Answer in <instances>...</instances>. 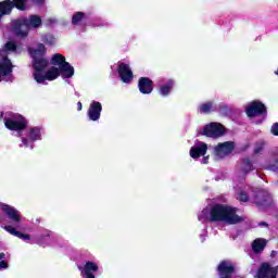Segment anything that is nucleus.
Returning a JSON list of instances; mask_svg holds the SVG:
<instances>
[{
  "label": "nucleus",
  "instance_id": "38",
  "mask_svg": "<svg viewBox=\"0 0 278 278\" xmlns=\"http://www.w3.org/2000/svg\"><path fill=\"white\" fill-rule=\"evenodd\" d=\"M277 256V251H271V253H270V257H276Z\"/></svg>",
  "mask_w": 278,
  "mask_h": 278
},
{
  "label": "nucleus",
  "instance_id": "7",
  "mask_svg": "<svg viewBox=\"0 0 278 278\" xmlns=\"http://www.w3.org/2000/svg\"><path fill=\"white\" fill-rule=\"evenodd\" d=\"M245 114L249 118H255L256 116H266L268 114V109H266V104H264L260 100H253L245 108Z\"/></svg>",
  "mask_w": 278,
  "mask_h": 278
},
{
  "label": "nucleus",
  "instance_id": "44",
  "mask_svg": "<svg viewBox=\"0 0 278 278\" xmlns=\"http://www.w3.org/2000/svg\"><path fill=\"white\" fill-rule=\"evenodd\" d=\"M38 244H40V241H38Z\"/></svg>",
  "mask_w": 278,
  "mask_h": 278
},
{
  "label": "nucleus",
  "instance_id": "2",
  "mask_svg": "<svg viewBox=\"0 0 278 278\" xmlns=\"http://www.w3.org/2000/svg\"><path fill=\"white\" fill-rule=\"evenodd\" d=\"M211 223H225L226 225H240L244 223V217L238 215V208L216 203L211 207L210 211Z\"/></svg>",
  "mask_w": 278,
  "mask_h": 278
},
{
  "label": "nucleus",
  "instance_id": "11",
  "mask_svg": "<svg viewBox=\"0 0 278 278\" xmlns=\"http://www.w3.org/2000/svg\"><path fill=\"white\" fill-rule=\"evenodd\" d=\"M101 112H103V105L99 101H92L89 105L87 116L92 122L99 121L101 118Z\"/></svg>",
  "mask_w": 278,
  "mask_h": 278
},
{
  "label": "nucleus",
  "instance_id": "19",
  "mask_svg": "<svg viewBox=\"0 0 278 278\" xmlns=\"http://www.w3.org/2000/svg\"><path fill=\"white\" fill-rule=\"evenodd\" d=\"M4 230L8 231V233H10L11 236H15V238H20V240H24V241L31 240L30 235H25V233L16 230V228H14V226L5 225Z\"/></svg>",
  "mask_w": 278,
  "mask_h": 278
},
{
  "label": "nucleus",
  "instance_id": "42",
  "mask_svg": "<svg viewBox=\"0 0 278 278\" xmlns=\"http://www.w3.org/2000/svg\"><path fill=\"white\" fill-rule=\"evenodd\" d=\"M220 110H223L224 112H227V106H222Z\"/></svg>",
  "mask_w": 278,
  "mask_h": 278
},
{
  "label": "nucleus",
  "instance_id": "24",
  "mask_svg": "<svg viewBox=\"0 0 278 278\" xmlns=\"http://www.w3.org/2000/svg\"><path fill=\"white\" fill-rule=\"evenodd\" d=\"M27 1L29 0H11V3L13 8L18 10L20 12H25L27 11Z\"/></svg>",
  "mask_w": 278,
  "mask_h": 278
},
{
  "label": "nucleus",
  "instance_id": "41",
  "mask_svg": "<svg viewBox=\"0 0 278 278\" xmlns=\"http://www.w3.org/2000/svg\"><path fill=\"white\" fill-rule=\"evenodd\" d=\"M4 113L0 112V121H3Z\"/></svg>",
  "mask_w": 278,
  "mask_h": 278
},
{
  "label": "nucleus",
  "instance_id": "27",
  "mask_svg": "<svg viewBox=\"0 0 278 278\" xmlns=\"http://www.w3.org/2000/svg\"><path fill=\"white\" fill-rule=\"evenodd\" d=\"M41 41L48 47H53L55 45V37L51 34H46L41 37Z\"/></svg>",
  "mask_w": 278,
  "mask_h": 278
},
{
  "label": "nucleus",
  "instance_id": "34",
  "mask_svg": "<svg viewBox=\"0 0 278 278\" xmlns=\"http://www.w3.org/2000/svg\"><path fill=\"white\" fill-rule=\"evenodd\" d=\"M22 142L24 144V147H28L29 144V139L25 138V137H22Z\"/></svg>",
  "mask_w": 278,
  "mask_h": 278
},
{
  "label": "nucleus",
  "instance_id": "16",
  "mask_svg": "<svg viewBox=\"0 0 278 278\" xmlns=\"http://www.w3.org/2000/svg\"><path fill=\"white\" fill-rule=\"evenodd\" d=\"M12 68V61L8 56H4L0 62V75L8 77V75H11Z\"/></svg>",
  "mask_w": 278,
  "mask_h": 278
},
{
  "label": "nucleus",
  "instance_id": "33",
  "mask_svg": "<svg viewBox=\"0 0 278 278\" xmlns=\"http://www.w3.org/2000/svg\"><path fill=\"white\" fill-rule=\"evenodd\" d=\"M202 164H208L210 163V155L202 156Z\"/></svg>",
  "mask_w": 278,
  "mask_h": 278
},
{
  "label": "nucleus",
  "instance_id": "45",
  "mask_svg": "<svg viewBox=\"0 0 278 278\" xmlns=\"http://www.w3.org/2000/svg\"><path fill=\"white\" fill-rule=\"evenodd\" d=\"M0 81H1V77H0Z\"/></svg>",
  "mask_w": 278,
  "mask_h": 278
},
{
  "label": "nucleus",
  "instance_id": "15",
  "mask_svg": "<svg viewBox=\"0 0 278 278\" xmlns=\"http://www.w3.org/2000/svg\"><path fill=\"white\" fill-rule=\"evenodd\" d=\"M138 89L141 94H151V92H153V80L149 77H140L138 80Z\"/></svg>",
  "mask_w": 278,
  "mask_h": 278
},
{
  "label": "nucleus",
  "instance_id": "13",
  "mask_svg": "<svg viewBox=\"0 0 278 278\" xmlns=\"http://www.w3.org/2000/svg\"><path fill=\"white\" fill-rule=\"evenodd\" d=\"M233 149H236V143L233 141H226L223 143H218L215 147V154L216 155H230V153H233Z\"/></svg>",
  "mask_w": 278,
  "mask_h": 278
},
{
  "label": "nucleus",
  "instance_id": "23",
  "mask_svg": "<svg viewBox=\"0 0 278 278\" xmlns=\"http://www.w3.org/2000/svg\"><path fill=\"white\" fill-rule=\"evenodd\" d=\"M199 110L201 114H211V112H216V106L214 105V101H207L200 104Z\"/></svg>",
  "mask_w": 278,
  "mask_h": 278
},
{
  "label": "nucleus",
  "instance_id": "8",
  "mask_svg": "<svg viewBox=\"0 0 278 278\" xmlns=\"http://www.w3.org/2000/svg\"><path fill=\"white\" fill-rule=\"evenodd\" d=\"M253 203L256 204V207H270L273 197L267 191L261 190L254 194Z\"/></svg>",
  "mask_w": 278,
  "mask_h": 278
},
{
  "label": "nucleus",
  "instance_id": "28",
  "mask_svg": "<svg viewBox=\"0 0 278 278\" xmlns=\"http://www.w3.org/2000/svg\"><path fill=\"white\" fill-rule=\"evenodd\" d=\"M264 147H266V142L258 141L254 148V155H260V153H262V151H264Z\"/></svg>",
  "mask_w": 278,
  "mask_h": 278
},
{
  "label": "nucleus",
  "instance_id": "31",
  "mask_svg": "<svg viewBox=\"0 0 278 278\" xmlns=\"http://www.w3.org/2000/svg\"><path fill=\"white\" fill-rule=\"evenodd\" d=\"M8 268H9L8 261H5V258H2V261H0V270H5Z\"/></svg>",
  "mask_w": 278,
  "mask_h": 278
},
{
  "label": "nucleus",
  "instance_id": "9",
  "mask_svg": "<svg viewBox=\"0 0 278 278\" xmlns=\"http://www.w3.org/2000/svg\"><path fill=\"white\" fill-rule=\"evenodd\" d=\"M117 73L124 84H131V81H134V72L131 71V67H129V64L119 62Z\"/></svg>",
  "mask_w": 278,
  "mask_h": 278
},
{
  "label": "nucleus",
  "instance_id": "29",
  "mask_svg": "<svg viewBox=\"0 0 278 278\" xmlns=\"http://www.w3.org/2000/svg\"><path fill=\"white\" fill-rule=\"evenodd\" d=\"M238 201H241L242 203L249 202V193L245 191H240L237 195Z\"/></svg>",
  "mask_w": 278,
  "mask_h": 278
},
{
  "label": "nucleus",
  "instance_id": "5",
  "mask_svg": "<svg viewBox=\"0 0 278 278\" xmlns=\"http://www.w3.org/2000/svg\"><path fill=\"white\" fill-rule=\"evenodd\" d=\"M53 66H59L62 71L63 79H71L75 75V67L71 63L66 62V56L61 53H55L51 59Z\"/></svg>",
  "mask_w": 278,
  "mask_h": 278
},
{
  "label": "nucleus",
  "instance_id": "25",
  "mask_svg": "<svg viewBox=\"0 0 278 278\" xmlns=\"http://www.w3.org/2000/svg\"><path fill=\"white\" fill-rule=\"evenodd\" d=\"M86 13L78 11L72 16V25H77L78 23H81V21H86Z\"/></svg>",
  "mask_w": 278,
  "mask_h": 278
},
{
  "label": "nucleus",
  "instance_id": "43",
  "mask_svg": "<svg viewBox=\"0 0 278 278\" xmlns=\"http://www.w3.org/2000/svg\"><path fill=\"white\" fill-rule=\"evenodd\" d=\"M43 238H45V236H41V237H40V240H42Z\"/></svg>",
  "mask_w": 278,
  "mask_h": 278
},
{
  "label": "nucleus",
  "instance_id": "17",
  "mask_svg": "<svg viewBox=\"0 0 278 278\" xmlns=\"http://www.w3.org/2000/svg\"><path fill=\"white\" fill-rule=\"evenodd\" d=\"M253 170H255V165L253 164V161L250 157H243L241 160L240 173L247 176L249 175V173H253Z\"/></svg>",
  "mask_w": 278,
  "mask_h": 278
},
{
  "label": "nucleus",
  "instance_id": "3",
  "mask_svg": "<svg viewBox=\"0 0 278 278\" xmlns=\"http://www.w3.org/2000/svg\"><path fill=\"white\" fill-rule=\"evenodd\" d=\"M42 27V17L31 14L28 17H21L13 22V30L17 38H27L29 29Z\"/></svg>",
  "mask_w": 278,
  "mask_h": 278
},
{
  "label": "nucleus",
  "instance_id": "10",
  "mask_svg": "<svg viewBox=\"0 0 278 278\" xmlns=\"http://www.w3.org/2000/svg\"><path fill=\"white\" fill-rule=\"evenodd\" d=\"M0 210H2L3 214L12 220V223H21V211L16 210L14 206L0 203Z\"/></svg>",
  "mask_w": 278,
  "mask_h": 278
},
{
  "label": "nucleus",
  "instance_id": "14",
  "mask_svg": "<svg viewBox=\"0 0 278 278\" xmlns=\"http://www.w3.org/2000/svg\"><path fill=\"white\" fill-rule=\"evenodd\" d=\"M257 278H277L276 271L273 269V266H270V263H262L257 273Z\"/></svg>",
  "mask_w": 278,
  "mask_h": 278
},
{
  "label": "nucleus",
  "instance_id": "40",
  "mask_svg": "<svg viewBox=\"0 0 278 278\" xmlns=\"http://www.w3.org/2000/svg\"><path fill=\"white\" fill-rule=\"evenodd\" d=\"M273 269L275 270L276 277H277V274H278V265H277L276 267H273Z\"/></svg>",
  "mask_w": 278,
  "mask_h": 278
},
{
  "label": "nucleus",
  "instance_id": "21",
  "mask_svg": "<svg viewBox=\"0 0 278 278\" xmlns=\"http://www.w3.org/2000/svg\"><path fill=\"white\" fill-rule=\"evenodd\" d=\"M173 88H175V81H173V79H169L167 81V84L162 85L159 88V93L161 97H168V94H170V91L173 90Z\"/></svg>",
  "mask_w": 278,
  "mask_h": 278
},
{
  "label": "nucleus",
  "instance_id": "37",
  "mask_svg": "<svg viewBox=\"0 0 278 278\" xmlns=\"http://www.w3.org/2000/svg\"><path fill=\"white\" fill-rule=\"evenodd\" d=\"M2 260H5V253H3V252L0 253V262H1Z\"/></svg>",
  "mask_w": 278,
  "mask_h": 278
},
{
  "label": "nucleus",
  "instance_id": "12",
  "mask_svg": "<svg viewBox=\"0 0 278 278\" xmlns=\"http://www.w3.org/2000/svg\"><path fill=\"white\" fill-rule=\"evenodd\" d=\"M190 157L193 160H199V157L205 156L207 153V143L203 141H199L197 146L191 147L190 149Z\"/></svg>",
  "mask_w": 278,
  "mask_h": 278
},
{
  "label": "nucleus",
  "instance_id": "6",
  "mask_svg": "<svg viewBox=\"0 0 278 278\" xmlns=\"http://www.w3.org/2000/svg\"><path fill=\"white\" fill-rule=\"evenodd\" d=\"M227 134V128L220 123L212 122L204 126L203 130L199 132L200 136L206 138H223Z\"/></svg>",
  "mask_w": 278,
  "mask_h": 278
},
{
  "label": "nucleus",
  "instance_id": "4",
  "mask_svg": "<svg viewBox=\"0 0 278 278\" xmlns=\"http://www.w3.org/2000/svg\"><path fill=\"white\" fill-rule=\"evenodd\" d=\"M3 121L4 127L10 131H23L27 129V119L18 113L9 112Z\"/></svg>",
  "mask_w": 278,
  "mask_h": 278
},
{
  "label": "nucleus",
  "instance_id": "30",
  "mask_svg": "<svg viewBox=\"0 0 278 278\" xmlns=\"http://www.w3.org/2000/svg\"><path fill=\"white\" fill-rule=\"evenodd\" d=\"M7 51H16L17 46L14 43V41H8L5 43Z\"/></svg>",
  "mask_w": 278,
  "mask_h": 278
},
{
  "label": "nucleus",
  "instance_id": "1",
  "mask_svg": "<svg viewBox=\"0 0 278 278\" xmlns=\"http://www.w3.org/2000/svg\"><path fill=\"white\" fill-rule=\"evenodd\" d=\"M27 51L33 60V77L37 84L54 81V79H58V77L62 75L60 67L58 68L52 66L47 71V66H49V60L45 58V55H47V47H45V43H38L37 48L29 47ZM45 71L47 72L45 73Z\"/></svg>",
  "mask_w": 278,
  "mask_h": 278
},
{
  "label": "nucleus",
  "instance_id": "18",
  "mask_svg": "<svg viewBox=\"0 0 278 278\" xmlns=\"http://www.w3.org/2000/svg\"><path fill=\"white\" fill-rule=\"evenodd\" d=\"M12 10H14V5L12 4V0H3L0 2V21L3 16H10L12 14Z\"/></svg>",
  "mask_w": 278,
  "mask_h": 278
},
{
  "label": "nucleus",
  "instance_id": "39",
  "mask_svg": "<svg viewBox=\"0 0 278 278\" xmlns=\"http://www.w3.org/2000/svg\"><path fill=\"white\" fill-rule=\"evenodd\" d=\"M260 225H262L263 227H268V224L266 222H262L260 223Z\"/></svg>",
  "mask_w": 278,
  "mask_h": 278
},
{
  "label": "nucleus",
  "instance_id": "32",
  "mask_svg": "<svg viewBox=\"0 0 278 278\" xmlns=\"http://www.w3.org/2000/svg\"><path fill=\"white\" fill-rule=\"evenodd\" d=\"M273 136H278V123H274L270 129Z\"/></svg>",
  "mask_w": 278,
  "mask_h": 278
},
{
  "label": "nucleus",
  "instance_id": "35",
  "mask_svg": "<svg viewBox=\"0 0 278 278\" xmlns=\"http://www.w3.org/2000/svg\"><path fill=\"white\" fill-rule=\"evenodd\" d=\"M33 3L35 5H42V3H45V0H33Z\"/></svg>",
  "mask_w": 278,
  "mask_h": 278
},
{
  "label": "nucleus",
  "instance_id": "20",
  "mask_svg": "<svg viewBox=\"0 0 278 278\" xmlns=\"http://www.w3.org/2000/svg\"><path fill=\"white\" fill-rule=\"evenodd\" d=\"M266 244H268V241L266 239L264 238L255 239L252 242V250L254 251V253H262V251L266 249Z\"/></svg>",
  "mask_w": 278,
  "mask_h": 278
},
{
  "label": "nucleus",
  "instance_id": "22",
  "mask_svg": "<svg viewBox=\"0 0 278 278\" xmlns=\"http://www.w3.org/2000/svg\"><path fill=\"white\" fill-rule=\"evenodd\" d=\"M269 155H270L271 160H274L275 163L274 164H268L265 168H266V170H271L273 173H278V166H277V164H278V150L276 149V150L270 151Z\"/></svg>",
  "mask_w": 278,
  "mask_h": 278
},
{
  "label": "nucleus",
  "instance_id": "36",
  "mask_svg": "<svg viewBox=\"0 0 278 278\" xmlns=\"http://www.w3.org/2000/svg\"><path fill=\"white\" fill-rule=\"evenodd\" d=\"M84 106L81 104V101L77 102V110H78V112H81Z\"/></svg>",
  "mask_w": 278,
  "mask_h": 278
},
{
  "label": "nucleus",
  "instance_id": "26",
  "mask_svg": "<svg viewBox=\"0 0 278 278\" xmlns=\"http://www.w3.org/2000/svg\"><path fill=\"white\" fill-rule=\"evenodd\" d=\"M29 138L31 142H36V140H41L40 128L39 127L30 128Z\"/></svg>",
  "mask_w": 278,
  "mask_h": 278
}]
</instances>
